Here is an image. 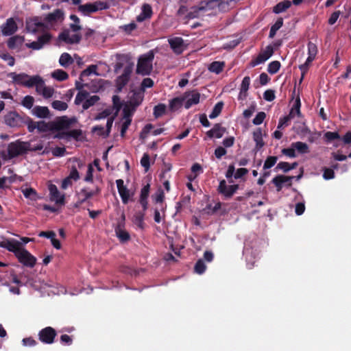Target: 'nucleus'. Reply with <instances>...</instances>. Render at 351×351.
<instances>
[{"mask_svg":"<svg viewBox=\"0 0 351 351\" xmlns=\"http://www.w3.org/2000/svg\"><path fill=\"white\" fill-rule=\"evenodd\" d=\"M291 147H295L299 154H307L309 152V147L306 143L297 141L291 143Z\"/></svg>","mask_w":351,"mask_h":351,"instance_id":"obj_34","label":"nucleus"},{"mask_svg":"<svg viewBox=\"0 0 351 351\" xmlns=\"http://www.w3.org/2000/svg\"><path fill=\"white\" fill-rule=\"evenodd\" d=\"M293 179H294V176L278 175L272 179L271 182L276 187V191L280 192L283 187V184H286L287 187L291 186Z\"/></svg>","mask_w":351,"mask_h":351,"instance_id":"obj_12","label":"nucleus"},{"mask_svg":"<svg viewBox=\"0 0 351 351\" xmlns=\"http://www.w3.org/2000/svg\"><path fill=\"white\" fill-rule=\"evenodd\" d=\"M100 97L98 95L88 96L86 101L82 104V108L84 110L88 109L90 107L93 106L98 101Z\"/></svg>","mask_w":351,"mask_h":351,"instance_id":"obj_36","label":"nucleus"},{"mask_svg":"<svg viewBox=\"0 0 351 351\" xmlns=\"http://www.w3.org/2000/svg\"><path fill=\"white\" fill-rule=\"evenodd\" d=\"M185 95L186 97L191 95V97H189L184 104V108L186 109H189L193 105L199 104L200 94L197 91L193 90L189 93H185Z\"/></svg>","mask_w":351,"mask_h":351,"instance_id":"obj_23","label":"nucleus"},{"mask_svg":"<svg viewBox=\"0 0 351 351\" xmlns=\"http://www.w3.org/2000/svg\"><path fill=\"white\" fill-rule=\"evenodd\" d=\"M38 336V339L42 343L45 344H52L55 341L57 332L53 328L47 326L39 331Z\"/></svg>","mask_w":351,"mask_h":351,"instance_id":"obj_4","label":"nucleus"},{"mask_svg":"<svg viewBox=\"0 0 351 351\" xmlns=\"http://www.w3.org/2000/svg\"><path fill=\"white\" fill-rule=\"evenodd\" d=\"M217 0H203L199 2V10L204 11L213 10L217 7Z\"/></svg>","mask_w":351,"mask_h":351,"instance_id":"obj_35","label":"nucleus"},{"mask_svg":"<svg viewBox=\"0 0 351 351\" xmlns=\"http://www.w3.org/2000/svg\"><path fill=\"white\" fill-rule=\"evenodd\" d=\"M40 89L38 91H36L38 93L42 94L43 97L48 99L51 97L54 93V89L50 86H46L45 84V82L43 81V84L40 85Z\"/></svg>","mask_w":351,"mask_h":351,"instance_id":"obj_33","label":"nucleus"},{"mask_svg":"<svg viewBox=\"0 0 351 351\" xmlns=\"http://www.w3.org/2000/svg\"><path fill=\"white\" fill-rule=\"evenodd\" d=\"M4 123L10 128H22L25 124V116L16 111H10L3 117Z\"/></svg>","mask_w":351,"mask_h":351,"instance_id":"obj_3","label":"nucleus"},{"mask_svg":"<svg viewBox=\"0 0 351 351\" xmlns=\"http://www.w3.org/2000/svg\"><path fill=\"white\" fill-rule=\"evenodd\" d=\"M219 193L223 195L226 199H230L234 195V193L231 191L230 186L226 184V182L224 180L220 181L217 188Z\"/></svg>","mask_w":351,"mask_h":351,"instance_id":"obj_25","label":"nucleus"},{"mask_svg":"<svg viewBox=\"0 0 351 351\" xmlns=\"http://www.w3.org/2000/svg\"><path fill=\"white\" fill-rule=\"evenodd\" d=\"M73 62L71 55L68 53H63L59 59V63L64 67H67L69 65Z\"/></svg>","mask_w":351,"mask_h":351,"instance_id":"obj_41","label":"nucleus"},{"mask_svg":"<svg viewBox=\"0 0 351 351\" xmlns=\"http://www.w3.org/2000/svg\"><path fill=\"white\" fill-rule=\"evenodd\" d=\"M206 269V265L203 259H199L194 267V271L197 274H202Z\"/></svg>","mask_w":351,"mask_h":351,"instance_id":"obj_50","label":"nucleus"},{"mask_svg":"<svg viewBox=\"0 0 351 351\" xmlns=\"http://www.w3.org/2000/svg\"><path fill=\"white\" fill-rule=\"evenodd\" d=\"M132 94L130 97L129 104L134 107H138L143 101L144 93L141 90L132 91Z\"/></svg>","mask_w":351,"mask_h":351,"instance_id":"obj_24","label":"nucleus"},{"mask_svg":"<svg viewBox=\"0 0 351 351\" xmlns=\"http://www.w3.org/2000/svg\"><path fill=\"white\" fill-rule=\"evenodd\" d=\"M63 16H64L63 12L60 9H56L53 12L48 14L45 16V21L47 23H54V22H56L62 19Z\"/></svg>","mask_w":351,"mask_h":351,"instance_id":"obj_27","label":"nucleus"},{"mask_svg":"<svg viewBox=\"0 0 351 351\" xmlns=\"http://www.w3.org/2000/svg\"><path fill=\"white\" fill-rule=\"evenodd\" d=\"M170 47L177 54H181L184 50V40L181 37H175L168 40Z\"/></svg>","mask_w":351,"mask_h":351,"instance_id":"obj_17","label":"nucleus"},{"mask_svg":"<svg viewBox=\"0 0 351 351\" xmlns=\"http://www.w3.org/2000/svg\"><path fill=\"white\" fill-rule=\"evenodd\" d=\"M8 77L12 79V82L13 84L25 86L28 75L25 73H16L15 72H12L8 74Z\"/></svg>","mask_w":351,"mask_h":351,"instance_id":"obj_20","label":"nucleus"},{"mask_svg":"<svg viewBox=\"0 0 351 351\" xmlns=\"http://www.w3.org/2000/svg\"><path fill=\"white\" fill-rule=\"evenodd\" d=\"M79 10L84 14H88L98 11L97 7H96L95 2L93 3H88L79 6Z\"/></svg>","mask_w":351,"mask_h":351,"instance_id":"obj_32","label":"nucleus"},{"mask_svg":"<svg viewBox=\"0 0 351 351\" xmlns=\"http://www.w3.org/2000/svg\"><path fill=\"white\" fill-rule=\"evenodd\" d=\"M307 47H308V55L309 56L315 58L316 55L317 53V51H318L317 45L315 43L309 41L308 43Z\"/></svg>","mask_w":351,"mask_h":351,"instance_id":"obj_59","label":"nucleus"},{"mask_svg":"<svg viewBox=\"0 0 351 351\" xmlns=\"http://www.w3.org/2000/svg\"><path fill=\"white\" fill-rule=\"evenodd\" d=\"M278 160V157L274 156H268L263 165V169H268L271 168L273 166L275 165Z\"/></svg>","mask_w":351,"mask_h":351,"instance_id":"obj_55","label":"nucleus"},{"mask_svg":"<svg viewBox=\"0 0 351 351\" xmlns=\"http://www.w3.org/2000/svg\"><path fill=\"white\" fill-rule=\"evenodd\" d=\"M51 76L52 77H53L54 79L58 80V81H64L66 80H67L69 78V75L68 73L62 70V69H56L55 70L52 74H51Z\"/></svg>","mask_w":351,"mask_h":351,"instance_id":"obj_42","label":"nucleus"},{"mask_svg":"<svg viewBox=\"0 0 351 351\" xmlns=\"http://www.w3.org/2000/svg\"><path fill=\"white\" fill-rule=\"evenodd\" d=\"M16 257L21 263L26 267H33L36 263V258L25 248L21 247Z\"/></svg>","mask_w":351,"mask_h":351,"instance_id":"obj_5","label":"nucleus"},{"mask_svg":"<svg viewBox=\"0 0 351 351\" xmlns=\"http://www.w3.org/2000/svg\"><path fill=\"white\" fill-rule=\"evenodd\" d=\"M115 234L119 241L122 243L128 241L130 239V234L122 227L121 224H119L115 228Z\"/></svg>","mask_w":351,"mask_h":351,"instance_id":"obj_26","label":"nucleus"},{"mask_svg":"<svg viewBox=\"0 0 351 351\" xmlns=\"http://www.w3.org/2000/svg\"><path fill=\"white\" fill-rule=\"evenodd\" d=\"M224 66L225 63L223 62L215 61L209 65L208 70L210 72L219 74L223 71Z\"/></svg>","mask_w":351,"mask_h":351,"instance_id":"obj_38","label":"nucleus"},{"mask_svg":"<svg viewBox=\"0 0 351 351\" xmlns=\"http://www.w3.org/2000/svg\"><path fill=\"white\" fill-rule=\"evenodd\" d=\"M93 171L94 169L91 164H88L87 166L86 175L84 178V181L87 182H92L93 180Z\"/></svg>","mask_w":351,"mask_h":351,"instance_id":"obj_62","label":"nucleus"},{"mask_svg":"<svg viewBox=\"0 0 351 351\" xmlns=\"http://www.w3.org/2000/svg\"><path fill=\"white\" fill-rule=\"evenodd\" d=\"M154 58V53L149 51L145 54L142 55L138 58L136 73L142 75H148L153 69L152 62Z\"/></svg>","mask_w":351,"mask_h":351,"instance_id":"obj_1","label":"nucleus"},{"mask_svg":"<svg viewBox=\"0 0 351 351\" xmlns=\"http://www.w3.org/2000/svg\"><path fill=\"white\" fill-rule=\"evenodd\" d=\"M153 86L154 81L151 78L147 77L143 79V80L142 81L140 90L144 93L145 88H152Z\"/></svg>","mask_w":351,"mask_h":351,"instance_id":"obj_61","label":"nucleus"},{"mask_svg":"<svg viewBox=\"0 0 351 351\" xmlns=\"http://www.w3.org/2000/svg\"><path fill=\"white\" fill-rule=\"evenodd\" d=\"M34 114L38 118H47L49 116L50 112L46 106H35L33 110Z\"/></svg>","mask_w":351,"mask_h":351,"instance_id":"obj_31","label":"nucleus"},{"mask_svg":"<svg viewBox=\"0 0 351 351\" xmlns=\"http://www.w3.org/2000/svg\"><path fill=\"white\" fill-rule=\"evenodd\" d=\"M43 84V79L38 75H29L25 82V87L33 88L36 87V90L38 91L40 89V85Z\"/></svg>","mask_w":351,"mask_h":351,"instance_id":"obj_18","label":"nucleus"},{"mask_svg":"<svg viewBox=\"0 0 351 351\" xmlns=\"http://www.w3.org/2000/svg\"><path fill=\"white\" fill-rule=\"evenodd\" d=\"M132 65L128 64L124 67L122 75L116 79V87L119 91H121L123 87L128 83L132 73Z\"/></svg>","mask_w":351,"mask_h":351,"instance_id":"obj_8","label":"nucleus"},{"mask_svg":"<svg viewBox=\"0 0 351 351\" xmlns=\"http://www.w3.org/2000/svg\"><path fill=\"white\" fill-rule=\"evenodd\" d=\"M45 27V24L39 21L38 17L30 18L26 20L25 29L28 32L36 34L39 28Z\"/></svg>","mask_w":351,"mask_h":351,"instance_id":"obj_16","label":"nucleus"},{"mask_svg":"<svg viewBox=\"0 0 351 351\" xmlns=\"http://www.w3.org/2000/svg\"><path fill=\"white\" fill-rule=\"evenodd\" d=\"M82 136V131L80 129H74L67 131V138H72L75 141H79Z\"/></svg>","mask_w":351,"mask_h":351,"instance_id":"obj_53","label":"nucleus"},{"mask_svg":"<svg viewBox=\"0 0 351 351\" xmlns=\"http://www.w3.org/2000/svg\"><path fill=\"white\" fill-rule=\"evenodd\" d=\"M153 15L152 6L148 3H144L141 8V12L136 16V21L141 23L145 20L149 19Z\"/></svg>","mask_w":351,"mask_h":351,"instance_id":"obj_19","label":"nucleus"},{"mask_svg":"<svg viewBox=\"0 0 351 351\" xmlns=\"http://www.w3.org/2000/svg\"><path fill=\"white\" fill-rule=\"evenodd\" d=\"M265 117H266L265 112H259L257 113L255 118L253 119L252 123L256 125H261L264 121V119H265Z\"/></svg>","mask_w":351,"mask_h":351,"instance_id":"obj_64","label":"nucleus"},{"mask_svg":"<svg viewBox=\"0 0 351 351\" xmlns=\"http://www.w3.org/2000/svg\"><path fill=\"white\" fill-rule=\"evenodd\" d=\"M30 142L16 140L8 145V156L9 159L23 155L28 152Z\"/></svg>","mask_w":351,"mask_h":351,"instance_id":"obj_2","label":"nucleus"},{"mask_svg":"<svg viewBox=\"0 0 351 351\" xmlns=\"http://www.w3.org/2000/svg\"><path fill=\"white\" fill-rule=\"evenodd\" d=\"M0 247L13 252L16 256L21 248V243L15 239H6L0 242Z\"/></svg>","mask_w":351,"mask_h":351,"instance_id":"obj_14","label":"nucleus"},{"mask_svg":"<svg viewBox=\"0 0 351 351\" xmlns=\"http://www.w3.org/2000/svg\"><path fill=\"white\" fill-rule=\"evenodd\" d=\"M25 38L24 36L16 35L10 37L8 42L7 45L9 49H14L16 47H17L19 45H22V43L24 42Z\"/></svg>","mask_w":351,"mask_h":351,"instance_id":"obj_29","label":"nucleus"},{"mask_svg":"<svg viewBox=\"0 0 351 351\" xmlns=\"http://www.w3.org/2000/svg\"><path fill=\"white\" fill-rule=\"evenodd\" d=\"M324 137L328 142H331L336 139H341L339 134L337 132H326L324 134Z\"/></svg>","mask_w":351,"mask_h":351,"instance_id":"obj_60","label":"nucleus"},{"mask_svg":"<svg viewBox=\"0 0 351 351\" xmlns=\"http://www.w3.org/2000/svg\"><path fill=\"white\" fill-rule=\"evenodd\" d=\"M166 112V106L164 104H159L154 106V116L155 118H159L165 114Z\"/></svg>","mask_w":351,"mask_h":351,"instance_id":"obj_49","label":"nucleus"},{"mask_svg":"<svg viewBox=\"0 0 351 351\" xmlns=\"http://www.w3.org/2000/svg\"><path fill=\"white\" fill-rule=\"evenodd\" d=\"M76 122L77 119L75 117L69 118L66 116L58 117L55 121H53L55 131L68 130L73 124Z\"/></svg>","mask_w":351,"mask_h":351,"instance_id":"obj_6","label":"nucleus"},{"mask_svg":"<svg viewBox=\"0 0 351 351\" xmlns=\"http://www.w3.org/2000/svg\"><path fill=\"white\" fill-rule=\"evenodd\" d=\"M225 132V128L221 127L220 123H216L211 130L206 132V136L210 138L213 137L220 138L223 136Z\"/></svg>","mask_w":351,"mask_h":351,"instance_id":"obj_22","label":"nucleus"},{"mask_svg":"<svg viewBox=\"0 0 351 351\" xmlns=\"http://www.w3.org/2000/svg\"><path fill=\"white\" fill-rule=\"evenodd\" d=\"M144 216L143 212H138L134 216V223L141 229L144 228Z\"/></svg>","mask_w":351,"mask_h":351,"instance_id":"obj_47","label":"nucleus"},{"mask_svg":"<svg viewBox=\"0 0 351 351\" xmlns=\"http://www.w3.org/2000/svg\"><path fill=\"white\" fill-rule=\"evenodd\" d=\"M52 38V36L50 33L46 32L41 36L38 37L36 41H33L32 43H26L25 46L27 48L32 49L33 50H40L45 45H47L50 43Z\"/></svg>","mask_w":351,"mask_h":351,"instance_id":"obj_7","label":"nucleus"},{"mask_svg":"<svg viewBox=\"0 0 351 351\" xmlns=\"http://www.w3.org/2000/svg\"><path fill=\"white\" fill-rule=\"evenodd\" d=\"M97 66L96 64H91L89 65L85 70H84L81 74L80 79L81 81H84L83 77L89 76L92 74H95L96 75H98L99 73L97 72Z\"/></svg>","mask_w":351,"mask_h":351,"instance_id":"obj_37","label":"nucleus"},{"mask_svg":"<svg viewBox=\"0 0 351 351\" xmlns=\"http://www.w3.org/2000/svg\"><path fill=\"white\" fill-rule=\"evenodd\" d=\"M58 38L66 44L72 45L79 43L82 40V36L80 34H75L70 36L69 31L66 29L59 34Z\"/></svg>","mask_w":351,"mask_h":351,"instance_id":"obj_15","label":"nucleus"},{"mask_svg":"<svg viewBox=\"0 0 351 351\" xmlns=\"http://www.w3.org/2000/svg\"><path fill=\"white\" fill-rule=\"evenodd\" d=\"M1 33L5 36L13 35L18 30V25L14 18L8 19L1 26Z\"/></svg>","mask_w":351,"mask_h":351,"instance_id":"obj_10","label":"nucleus"},{"mask_svg":"<svg viewBox=\"0 0 351 351\" xmlns=\"http://www.w3.org/2000/svg\"><path fill=\"white\" fill-rule=\"evenodd\" d=\"M34 99L32 96L27 95L22 100V105L27 109H31L33 107Z\"/></svg>","mask_w":351,"mask_h":351,"instance_id":"obj_58","label":"nucleus"},{"mask_svg":"<svg viewBox=\"0 0 351 351\" xmlns=\"http://www.w3.org/2000/svg\"><path fill=\"white\" fill-rule=\"evenodd\" d=\"M25 124L27 126V130L29 132H33L35 129H37L38 122L34 121L30 117L25 116Z\"/></svg>","mask_w":351,"mask_h":351,"instance_id":"obj_57","label":"nucleus"},{"mask_svg":"<svg viewBox=\"0 0 351 351\" xmlns=\"http://www.w3.org/2000/svg\"><path fill=\"white\" fill-rule=\"evenodd\" d=\"M53 124V121L49 122L40 121H38L37 130L39 132H47L49 131L53 132L55 131Z\"/></svg>","mask_w":351,"mask_h":351,"instance_id":"obj_28","label":"nucleus"},{"mask_svg":"<svg viewBox=\"0 0 351 351\" xmlns=\"http://www.w3.org/2000/svg\"><path fill=\"white\" fill-rule=\"evenodd\" d=\"M51 106L55 110L59 111L66 110L68 108V105L66 102L60 100H55L51 103Z\"/></svg>","mask_w":351,"mask_h":351,"instance_id":"obj_54","label":"nucleus"},{"mask_svg":"<svg viewBox=\"0 0 351 351\" xmlns=\"http://www.w3.org/2000/svg\"><path fill=\"white\" fill-rule=\"evenodd\" d=\"M23 193L26 198H29L30 199H36V192L32 188H27L23 191Z\"/></svg>","mask_w":351,"mask_h":351,"instance_id":"obj_63","label":"nucleus"},{"mask_svg":"<svg viewBox=\"0 0 351 351\" xmlns=\"http://www.w3.org/2000/svg\"><path fill=\"white\" fill-rule=\"evenodd\" d=\"M89 93L87 90H80L76 95L74 103L75 105H80L83 104L87 97L89 96Z\"/></svg>","mask_w":351,"mask_h":351,"instance_id":"obj_40","label":"nucleus"},{"mask_svg":"<svg viewBox=\"0 0 351 351\" xmlns=\"http://www.w3.org/2000/svg\"><path fill=\"white\" fill-rule=\"evenodd\" d=\"M191 172L194 173V175H190L188 178L189 180H193L199 174L203 173V169L202 166L199 163H194L191 167Z\"/></svg>","mask_w":351,"mask_h":351,"instance_id":"obj_44","label":"nucleus"},{"mask_svg":"<svg viewBox=\"0 0 351 351\" xmlns=\"http://www.w3.org/2000/svg\"><path fill=\"white\" fill-rule=\"evenodd\" d=\"M291 5V1L289 0H284L277 3L273 8V12L276 14H279L286 11Z\"/></svg>","mask_w":351,"mask_h":351,"instance_id":"obj_30","label":"nucleus"},{"mask_svg":"<svg viewBox=\"0 0 351 351\" xmlns=\"http://www.w3.org/2000/svg\"><path fill=\"white\" fill-rule=\"evenodd\" d=\"M253 140L256 143L254 151L256 153L265 145V142L263 139L262 129L261 128H258L253 132Z\"/></svg>","mask_w":351,"mask_h":351,"instance_id":"obj_21","label":"nucleus"},{"mask_svg":"<svg viewBox=\"0 0 351 351\" xmlns=\"http://www.w3.org/2000/svg\"><path fill=\"white\" fill-rule=\"evenodd\" d=\"M76 196L80 199L81 202H86L90 198V194H88V188L84 187L79 192H77Z\"/></svg>","mask_w":351,"mask_h":351,"instance_id":"obj_51","label":"nucleus"},{"mask_svg":"<svg viewBox=\"0 0 351 351\" xmlns=\"http://www.w3.org/2000/svg\"><path fill=\"white\" fill-rule=\"evenodd\" d=\"M293 117H294L293 110H290L289 114L288 115L285 116L279 119L278 129H281L284 126L288 125V123Z\"/></svg>","mask_w":351,"mask_h":351,"instance_id":"obj_46","label":"nucleus"},{"mask_svg":"<svg viewBox=\"0 0 351 351\" xmlns=\"http://www.w3.org/2000/svg\"><path fill=\"white\" fill-rule=\"evenodd\" d=\"M184 101L183 98L175 97L169 101V110L171 111H176L180 108Z\"/></svg>","mask_w":351,"mask_h":351,"instance_id":"obj_43","label":"nucleus"},{"mask_svg":"<svg viewBox=\"0 0 351 351\" xmlns=\"http://www.w3.org/2000/svg\"><path fill=\"white\" fill-rule=\"evenodd\" d=\"M199 4L197 6H194L191 8V10L187 13L186 18L187 19H193L198 18L199 16V12L202 11L199 10Z\"/></svg>","mask_w":351,"mask_h":351,"instance_id":"obj_56","label":"nucleus"},{"mask_svg":"<svg viewBox=\"0 0 351 351\" xmlns=\"http://www.w3.org/2000/svg\"><path fill=\"white\" fill-rule=\"evenodd\" d=\"M136 107L131 106L130 104H127L124 106L123 109V119H132V116L133 115L134 111L136 110Z\"/></svg>","mask_w":351,"mask_h":351,"instance_id":"obj_45","label":"nucleus"},{"mask_svg":"<svg viewBox=\"0 0 351 351\" xmlns=\"http://www.w3.org/2000/svg\"><path fill=\"white\" fill-rule=\"evenodd\" d=\"M274 53V48L271 45L266 47L265 49L261 51L255 60H252L251 65L255 66L259 64L265 62Z\"/></svg>","mask_w":351,"mask_h":351,"instance_id":"obj_13","label":"nucleus"},{"mask_svg":"<svg viewBox=\"0 0 351 351\" xmlns=\"http://www.w3.org/2000/svg\"><path fill=\"white\" fill-rule=\"evenodd\" d=\"M283 25V19L282 17L278 18L275 23L271 27L269 38H273L276 34L277 31L281 28Z\"/></svg>","mask_w":351,"mask_h":351,"instance_id":"obj_39","label":"nucleus"},{"mask_svg":"<svg viewBox=\"0 0 351 351\" xmlns=\"http://www.w3.org/2000/svg\"><path fill=\"white\" fill-rule=\"evenodd\" d=\"M280 66L279 61H272L268 64L267 71L271 75L276 74L280 70Z\"/></svg>","mask_w":351,"mask_h":351,"instance_id":"obj_52","label":"nucleus"},{"mask_svg":"<svg viewBox=\"0 0 351 351\" xmlns=\"http://www.w3.org/2000/svg\"><path fill=\"white\" fill-rule=\"evenodd\" d=\"M48 189L49 191L50 199L55 202L56 204L59 205H64L65 196L64 194H61L58 189L56 185L53 184H49Z\"/></svg>","mask_w":351,"mask_h":351,"instance_id":"obj_11","label":"nucleus"},{"mask_svg":"<svg viewBox=\"0 0 351 351\" xmlns=\"http://www.w3.org/2000/svg\"><path fill=\"white\" fill-rule=\"evenodd\" d=\"M116 184L123 204H127L130 197L134 195V193H130V190L124 185V182L122 179L117 180Z\"/></svg>","mask_w":351,"mask_h":351,"instance_id":"obj_9","label":"nucleus"},{"mask_svg":"<svg viewBox=\"0 0 351 351\" xmlns=\"http://www.w3.org/2000/svg\"><path fill=\"white\" fill-rule=\"evenodd\" d=\"M223 106V103L222 101L217 103L215 105L211 113L209 114L210 119H213L218 117L222 110Z\"/></svg>","mask_w":351,"mask_h":351,"instance_id":"obj_48","label":"nucleus"}]
</instances>
